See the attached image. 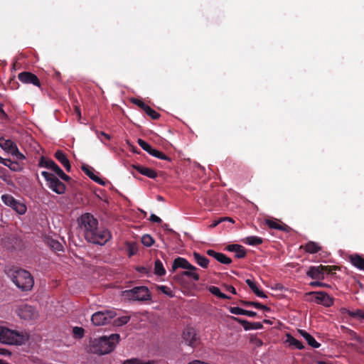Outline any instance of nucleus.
Listing matches in <instances>:
<instances>
[{"instance_id": "obj_15", "label": "nucleus", "mask_w": 364, "mask_h": 364, "mask_svg": "<svg viewBox=\"0 0 364 364\" xmlns=\"http://www.w3.org/2000/svg\"><path fill=\"white\" fill-rule=\"evenodd\" d=\"M265 223L271 229L278 230L285 232H289L291 230V228L289 226L283 223L280 220L267 219L265 220Z\"/></svg>"}, {"instance_id": "obj_44", "label": "nucleus", "mask_w": 364, "mask_h": 364, "mask_svg": "<svg viewBox=\"0 0 364 364\" xmlns=\"http://www.w3.org/2000/svg\"><path fill=\"white\" fill-rule=\"evenodd\" d=\"M137 143L141 147L142 149H144V151L149 154L150 151L152 149L150 144H149L147 142H146L144 140L141 139H139L137 140Z\"/></svg>"}, {"instance_id": "obj_14", "label": "nucleus", "mask_w": 364, "mask_h": 364, "mask_svg": "<svg viewBox=\"0 0 364 364\" xmlns=\"http://www.w3.org/2000/svg\"><path fill=\"white\" fill-rule=\"evenodd\" d=\"M178 268H183L188 270H197V267L192 265L189 262L183 257H177L173 260L172 264V271H176Z\"/></svg>"}, {"instance_id": "obj_57", "label": "nucleus", "mask_w": 364, "mask_h": 364, "mask_svg": "<svg viewBox=\"0 0 364 364\" xmlns=\"http://www.w3.org/2000/svg\"><path fill=\"white\" fill-rule=\"evenodd\" d=\"M136 270L141 274H147L149 272L148 269L145 267H137Z\"/></svg>"}, {"instance_id": "obj_1", "label": "nucleus", "mask_w": 364, "mask_h": 364, "mask_svg": "<svg viewBox=\"0 0 364 364\" xmlns=\"http://www.w3.org/2000/svg\"><path fill=\"white\" fill-rule=\"evenodd\" d=\"M78 223L88 242L104 245L112 238L111 232L107 229L98 228V220L91 213L82 214Z\"/></svg>"}, {"instance_id": "obj_16", "label": "nucleus", "mask_w": 364, "mask_h": 364, "mask_svg": "<svg viewBox=\"0 0 364 364\" xmlns=\"http://www.w3.org/2000/svg\"><path fill=\"white\" fill-rule=\"evenodd\" d=\"M233 318L237 321L242 326L245 330L249 331L252 329H262L263 326L260 322H250L247 320H244L239 318Z\"/></svg>"}, {"instance_id": "obj_37", "label": "nucleus", "mask_w": 364, "mask_h": 364, "mask_svg": "<svg viewBox=\"0 0 364 364\" xmlns=\"http://www.w3.org/2000/svg\"><path fill=\"white\" fill-rule=\"evenodd\" d=\"M53 161L52 159H49L48 158H46L45 156H41L38 162V166L50 169V168L52 166L51 164H53Z\"/></svg>"}, {"instance_id": "obj_5", "label": "nucleus", "mask_w": 364, "mask_h": 364, "mask_svg": "<svg viewBox=\"0 0 364 364\" xmlns=\"http://www.w3.org/2000/svg\"><path fill=\"white\" fill-rule=\"evenodd\" d=\"M123 296L134 301H146L151 299V295L146 287H135L131 289L125 290L122 293Z\"/></svg>"}, {"instance_id": "obj_3", "label": "nucleus", "mask_w": 364, "mask_h": 364, "mask_svg": "<svg viewBox=\"0 0 364 364\" xmlns=\"http://www.w3.org/2000/svg\"><path fill=\"white\" fill-rule=\"evenodd\" d=\"M29 338L26 333L11 330L4 326H0V343L7 345L21 346Z\"/></svg>"}, {"instance_id": "obj_25", "label": "nucleus", "mask_w": 364, "mask_h": 364, "mask_svg": "<svg viewBox=\"0 0 364 364\" xmlns=\"http://www.w3.org/2000/svg\"><path fill=\"white\" fill-rule=\"evenodd\" d=\"M230 312L235 315H245L250 317H255L257 313L252 311L245 310L240 307H230Z\"/></svg>"}, {"instance_id": "obj_24", "label": "nucleus", "mask_w": 364, "mask_h": 364, "mask_svg": "<svg viewBox=\"0 0 364 364\" xmlns=\"http://www.w3.org/2000/svg\"><path fill=\"white\" fill-rule=\"evenodd\" d=\"M0 146L11 154L17 146L13 141L1 137Z\"/></svg>"}, {"instance_id": "obj_35", "label": "nucleus", "mask_w": 364, "mask_h": 364, "mask_svg": "<svg viewBox=\"0 0 364 364\" xmlns=\"http://www.w3.org/2000/svg\"><path fill=\"white\" fill-rule=\"evenodd\" d=\"M209 291L215 296H218V298L220 299H230V297L228 296V295L222 293L220 290V289L217 287H215V286H211L209 288Z\"/></svg>"}, {"instance_id": "obj_11", "label": "nucleus", "mask_w": 364, "mask_h": 364, "mask_svg": "<svg viewBox=\"0 0 364 364\" xmlns=\"http://www.w3.org/2000/svg\"><path fill=\"white\" fill-rule=\"evenodd\" d=\"M308 294H314V302L326 307H330L333 304V299L325 291H311Z\"/></svg>"}, {"instance_id": "obj_21", "label": "nucleus", "mask_w": 364, "mask_h": 364, "mask_svg": "<svg viewBox=\"0 0 364 364\" xmlns=\"http://www.w3.org/2000/svg\"><path fill=\"white\" fill-rule=\"evenodd\" d=\"M82 170L84 171V173L90 178L92 181L97 183L100 185H105V183L103 181L102 179H101L100 177L97 176L92 171V168L88 166L83 165L82 166Z\"/></svg>"}, {"instance_id": "obj_4", "label": "nucleus", "mask_w": 364, "mask_h": 364, "mask_svg": "<svg viewBox=\"0 0 364 364\" xmlns=\"http://www.w3.org/2000/svg\"><path fill=\"white\" fill-rule=\"evenodd\" d=\"M12 282L23 291H31L33 287L34 281L31 273L23 269L14 270L10 275Z\"/></svg>"}, {"instance_id": "obj_62", "label": "nucleus", "mask_w": 364, "mask_h": 364, "mask_svg": "<svg viewBox=\"0 0 364 364\" xmlns=\"http://www.w3.org/2000/svg\"><path fill=\"white\" fill-rule=\"evenodd\" d=\"M0 354L6 355L11 353L8 350L0 348Z\"/></svg>"}, {"instance_id": "obj_42", "label": "nucleus", "mask_w": 364, "mask_h": 364, "mask_svg": "<svg viewBox=\"0 0 364 364\" xmlns=\"http://www.w3.org/2000/svg\"><path fill=\"white\" fill-rule=\"evenodd\" d=\"M216 260L225 264H229L232 262V259L230 257H227L225 254L220 252L217 257Z\"/></svg>"}, {"instance_id": "obj_56", "label": "nucleus", "mask_w": 364, "mask_h": 364, "mask_svg": "<svg viewBox=\"0 0 364 364\" xmlns=\"http://www.w3.org/2000/svg\"><path fill=\"white\" fill-rule=\"evenodd\" d=\"M206 253H207L208 255H209L210 257H214L216 259V258L218 256L220 252H215L213 250H208Z\"/></svg>"}, {"instance_id": "obj_58", "label": "nucleus", "mask_w": 364, "mask_h": 364, "mask_svg": "<svg viewBox=\"0 0 364 364\" xmlns=\"http://www.w3.org/2000/svg\"><path fill=\"white\" fill-rule=\"evenodd\" d=\"M8 164H9V166H7L14 171H16L17 166H18V164L17 163L12 162L11 161V162H8Z\"/></svg>"}, {"instance_id": "obj_20", "label": "nucleus", "mask_w": 364, "mask_h": 364, "mask_svg": "<svg viewBox=\"0 0 364 364\" xmlns=\"http://www.w3.org/2000/svg\"><path fill=\"white\" fill-rule=\"evenodd\" d=\"M299 333L306 341L307 343L312 348H318L321 344L315 338L304 330H299Z\"/></svg>"}, {"instance_id": "obj_63", "label": "nucleus", "mask_w": 364, "mask_h": 364, "mask_svg": "<svg viewBox=\"0 0 364 364\" xmlns=\"http://www.w3.org/2000/svg\"><path fill=\"white\" fill-rule=\"evenodd\" d=\"M221 222V220H218V221H215L210 226L212 228H215V226H217Z\"/></svg>"}, {"instance_id": "obj_18", "label": "nucleus", "mask_w": 364, "mask_h": 364, "mask_svg": "<svg viewBox=\"0 0 364 364\" xmlns=\"http://www.w3.org/2000/svg\"><path fill=\"white\" fill-rule=\"evenodd\" d=\"M54 156L64 166V168H65V170L67 171H68V172L70 171L71 165H70V161L68 160L67 156L63 151L58 150L55 153Z\"/></svg>"}, {"instance_id": "obj_46", "label": "nucleus", "mask_w": 364, "mask_h": 364, "mask_svg": "<svg viewBox=\"0 0 364 364\" xmlns=\"http://www.w3.org/2000/svg\"><path fill=\"white\" fill-rule=\"evenodd\" d=\"M95 132H96V134L97 135V137L99 138V139L104 144H105V139L109 140L111 139L110 135H109L108 134H107L104 132L96 131Z\"/></svg>"}, {"instance_id": "obj_27", "label": "nucleus", "mask_w": 364, "mask_h": 364, "mask_svg": "<svg viewBox=\"0 0 364 364\" xmlns=\"http://www.w3.org/2000/svg\"><path fill=\"white\" fill-rule=\"evenodd\" d=\"M183 276L191 278L196 282H197L200 279L199 274L196 272V270H188V269H187L186 271L182 272L180 274L176 275L175 278L177 279H180Z\"/></svg>"}, {"instance_id": "obj_45", "label": "nucleus", "mask_w": 364, "mask_h": 364, "mask_svg": "<svg viewBox=\"0 0 364 364\" xmlns=\"http://www.w3.org/2000/svg\"><path fill=\"white\" fill-rule=\"evenodd\" d=\"M127 247L129 251V256H133L136 254L137 252V247L134 242H128L127 243Z\"/></svg>"}, {"instance_id": "obj_39", "label": "nucleus", "mask_w": 364, "mask_h": 364, "mask_svg": "<svg viewBox=\"0 0 364 364\" xmlns=\"http://www.w3.org/2000/svg\"><path fill=\"white\" fill-rule=\"evenodd\" d=\"M287 341H289L290 345L294 346L296 348H297L299 350H301V349L304 348L303 343L300 341L296 339L295 338H294L292 336L288 337Z\"/></svg>"}, {"instance_id": "obj_59", "label": "nucleus", "mask_w": 364, "mask_h": 364, "mask_svg": "<svg viewBox=\"0 0 364 364\" xmlns=\"http://www.w3.org/2000/svg\"><path fill=\"white\" fill-rule=\"evenodd\" d=\"M226 289H227V291L231 292L233 294H237L236 289H235V288L233 286L228 285L226 287Z\"/></svg>"}, {"instance_id": "obj_10", "label": "nucleus", "mask_w": 364, "mask_h": 364, "mask_svg": "<svg viewBox=\"0 0 364 364\" xmlns=\"http://www.w3.org/2000/svg\"><path fill=\"white\" fill-rule=\"evenodd\" d=\"M182 338L186 344L191 346L192 348L196 347L200 343L196 330L190 326L186 327L183 330Z\"/></svg>"}, {"instance_id": "obj_30", "label": "nucleus", "mask_w": 364, "mask_h": 364, "mask_svg": "<svg viewBox=\"0 0 364 364\" xmlns=\"http://www.w3.org/2000/svg\"><path fill=\"white\" fill-rule=\"evenodd\" d=\"M46 242L47 245L55 251H62L63 245L58 241L51 237H48L46 239Z\"/></svg>"}, {"instance_id": "obj_54", "label": "nucleus", "mask_w": 364, "mask_h": 364, "mask_svg": "<svg viewBox=\"0 0 364 364\" xmlns=\"http://www.w3.org/2000/svg\"><path fill=\"white\" fill-rule=\"evenodd\" d=\"M149 220H151L153 223H161L162 222L161 219L156 215L155 214H151L149 218Z\"/></svg>"}, {"instance_id": "obj_48", "label": "nucleus", "mask_w": 364, "mask_h": 364, "mask_svg": "<svg viewBox=\"0 0 364 364\" xmlns=\"http://www.w3.org/2000/svg\"><path fill=\"white\" fill-rule=\"evenodd\" d=\"M74 336L77 338H82L84 336V329L82 327H74L73 329Z\"/></svg>"}, {"instance_id": "obj_40", "label": "nucleus", "mask_w": 364, "mask_h": 364, "mask_svg": "<svg viewBox=\"0 0 364 364\" xmlns=\"http://www.w3.org/2000/svg\"><path fill=\"white\" fill-rule=\"evenodd\" d=\"M141 242L146 247H151L154 244V240L149 235H144L141 237Z\"/></svg>"}, {"instance_id": "obj_38", "label": "nucleus", "mask_w": 364, "mask_h": 364, "mask_svg": "<svg viewBox=\"0 0 364 364\" xmlns=\"http://www.w3.org/2000/svg\"><path fill=\"white\" fill-rule=\"evenodd\" d=\"M147 115H149L152 119H158L160 117V114L153 109L149 105L146 107V109L144 111Z\"/></svg>"}, {"instance_id": "obj_50", "label": "nucleus", "mask_w": 364, "mask_h": 364, "mask_svg": "<svg viewBox=\"0 0 364 364\" xmlns=\"http://www.w3.org/2000/svg\"><path fill=\"white\" fill-rule=\"evenodd\" d=\"M11 154L16 156V158L18 160H23L25 159L24 155L19 151L17 146L14 149Z\"/></svg>"}, {"instance_id": "obj_55", "label": "nucleus", "mask_w": 364, "mask_h": 364, "mask_svg": "<svg viewBox=\"0 0 364 364\" xmlns=\"http://www.w3.org/2000/svg\"><path fill=\"white\" fill-rule=\"evenodd\" d=\"M240 245H237V244H232V245H229L226 247V250L229 252H234L237 250V248H239V246Z\"/></svg>"}, {"instance_id": "obj_8", "label": "nucleus", "mask_w": 364, "mask_h": 364, "mask_svg": "<svg viewBox=\"0 0 364 364\" xmlns=\"http://www.w3.org/2000/svg\"><path fill=\"white\" fill-rule=\"evenodd\" d=\"M116 316L112 310L100 311L92 314L91 321L95 326H102L109 323Z\"/></svg>"}, {"instance_id": "obj_33", "label": "nucleus", "mask_w": 364, "mask_h": 364, "mask_svg": "<svg viewBox=\"0 0 364 364\" xmlns=\"http://www.w3.org/2000/svg\"><path fill=\"white\" fill-rule=\"evenodd\" d=\"M149 154L157 158V159H162V160H166V161H171V159L169 156H166L164 153H163L162 151H160L157 149H155L154 148L151 149V150L149 152Z\"/></svg>"}, {"instance_id": "obj_12", "label": "nucleus", "mask_w": 364, "mask_h": 364, "mask_svg": "<svg viewBox=\"0 0 364 364\" xmlns=\"http://www.w3.org/2000/svg\"><path fill=\"white\" fill-rule=\"evenodd\" d=\"M18 78L22 83L32 84L38 87H41V82L38 77L31 72H21L18 75Z\"/></svg>"}, {"instance_id": "obj_41", "label": "nucleus", "mask_w": 364, "mask_h": 364, "mask_svg": "<svg viewBox=\"0 0 364 364\" xmlns=\"http://www.w3.org/2000/svg\"><path fill=\"white\" fill-rule=\"evenodd\" d=\"M238 247H239V248H237V250L235 251V257L237 259L245 258L247 255L245 248L240 245Z\"/></svg>"}, {"instance_id": "obj_60", "label": "nucleus", "mask_w": 364, "mask_h": 364, "mask_svg": "<svg viewBox=\"0 0 364 364\" xmlns=\"http://www.w3.org/2000/svg\"><path fill=\"white\" fill-rule=\"evenodd\" d=\"M0 114H1V119H7L8 118L7 114L4 112V110L2 108V105H1V107H0Z\"/></svg>"}, {"instance_id": "obj_31", "label": "nucleus", "mask_w": 364, "mask_h": 364, "mask_svg": "<svg viewBox=\"0 0 364 364\" xmlns=\"http://www.w3.org/2000/svg\"><path fill=\"white\" fill-rule=\"evenodd\" d=\"M242 304L246 306H254L257 309H262L264 310V311H270V308L267 306H264L262 304H260L259 302H257V301H241Z\"/></svg>"}, {"instance_id": "obj_53", "label": "nucleus", "mask_w": 364, "mask_h": 364, "mask_svg": "<svg viewBox=\"0 0 364 364\" xmlns=\"http://www.w3.org/2000/svg\"><path fill=\"white\" fill-rule=\"evenodd\" d=\"M349 333L350 336H352L353 338L357 341L359 343L363 342V339L360 336H359L354 331L349 330Z\"/></svg>"}, {"instance_id": "obj_26", "label": "nucleus", "mask_w": 364, "mask_h": 364, "mask_svg": "<svg viewBox=\"0 0 364 364\" xmlns=\"http://www.w3.org/2000/svg\"><path fill=\"white\" fill-rule=\"evenodd\" d=\"M196 262L203 268H208L209 259L205 257L200 255L198 252H194L193 254Z\"/></svg>"}, {"instance_id": "obj_32", "label": "nucleus", "mask_w": 364, "mask_h": 364, "mask_svg": "<svg viewBox=\"0 0 364 364\" xmlns=\"http://www.w3.org/2000/svg\"><path fill=\"white\" fill-rule=\"evenodd\" d=\"M243 242L249 245H258L262 243V239L257 236H250L246 237Z\"/></svg>"}, {"instance_id": "obj_28", "label": "nucleus", "mask_w": 364, "mask_h": 364, "mask_svg": "<svg viewBox=\"0 0 364 364\" xmlns=\"http://www.w3.org/2000/svg\"><path fill=\"white\" fill-rule=\"evenodd\" d=\"M246 284L252 289V291L259 297L267 298V295L261 290L259 289L257 284L250 279H246Z\"/></svg>"}, {"instance_id": "obj_22", "label": "nucleus", "mask_w": 364, "mask_h": 364, "mask_svg": "<svg viewBox=\"0 0 364 364\" xmlns=\"http://www.w3.org/2000/svg\"><path fill=\"white\" fill-rule=\"evenodd\" d=\"M301 248L304 249L305 252L310 254L316 253L321 249V246L318 243L313 241H309L304 245H301Z\"/></svg>"}, {"instance_id": "obj_51", "label": "nucleus", "mask_w": 364, "mask_h": 364, "mask_svg": "<svg viewBox=\"0 0 364 364\" xmlns=\"http://www.w3.org/2000/svg\"><path fill=\"white\" fill-rule=\"evenodd\" d=\"M309 285L312 287H328L329 286L327 284L321 282L319 281H314L310 282Z\"/></svg>"}, {"instance_id": "obj_7", "label": "nucleus", "mask_w": 364, "mask_h": 364, "mask_svg": "<svg viewBox=\"0 0 364 364\" xmlns=\"http://www.w3.org/2000/svg\"><path fill=\"white\" fill-rule=\"evenodd\" d=\"M16 313L21 318L26 321L36 320L38 317V312L36 308L26 304H20Z\"/></svg>"}, {"instance_id": "obj_6", "label": "nucleus", "mask_w": 364, "mask_h": 364, "mask_svg": "<svg viewBox=\"0 0 364 364\" xmlns=\"http://www.w3.org/2000/svg\"><path fill=\"white\" fill-rule=\"evenodd\" d=\"M337 269H339V267L335 265L324 266L321 264L319 266H311L306 272V275L313 279L322 280L324 279L325 273L333 274Z\"/></svg>"}, {"instance_id": "obj_19", "label": "nucleus", "mask_w": 364, "mask_h": 364, "mask_svg": "<svg viewBox=\"0 0 364 364\" xmlns=\"http://www.w3.org/2000/svg\"><path fill=\"white\" fill-rule=\"evenodd\" d=\"M349 259L354 267L364 271V257L358 254H353L349 257Z\"/></svg>"}, {"instance_id": "obj_17", "label": "nucleus", "mask_w": 364, "mask_h": 364, "mask_svg": "<svg viewBox=\"0 0 364 364\" xmlns=\"http://www.w3.org/2000/svg\"><path fill=\"white\" fill-rule=\"evenodd\" d=\"M133 168L141 174L147 176L149 178L154 179L157 177V173L154 169L143 166L139 164L133 165Z\"/></svg>"}, {"instance_id": "obj_36", "label": "nucleus", "mask_w": 364, "mask_h": 364, "mask_svg": "<svg viewBox=\"0 0 364 364\" xmlns=\"http://www.w3.org/2000/svg\"><path fill=\"white\" fill-rule=\"evenodd\" d=\"M130 320V316H123L118 317L113 321V325L114 326H122L127 324Z\"/></svg>"}, {"instance_id": "obj_64", "label": "nucleus", "mask_w": 364, "mask_h": 364, "mask_svg": "<svg viewBox=\"0 0 364 364\" xmlns=\"http://www.w3.org/2000/svg\"><path fill=\"white\" fill-rule=\"evenodd\" d=\"M223 220H228L231 223H234V220L231 218H225L223 219Z\"/></svg>"}, {"instance_id": "obj_47", "label": "nucleus", "mask_w": 364, "mask_h": 364, "mask_svg": "<svg viewBox=\"0 0 364 364\" xmlns=\"http://www.w3.org/2000/svg\"><path fill=\"white\" fill-rule=\"evenodd\" d=\"M132 103L138 106L141 109L144 111L146 109V107H147L148 105L145 104L143 101L141 100L133 98L132 100Z\"/></svg>"}, {"instance_id": "obj_23", "label": "nucleus", "mask_w": 364, "mask_h": 364, "mask_svg": "<svg viewBox=\"0 0 364 364\" xmlns=\"http://www.w3.org/2000/svg\"><path fill=\"white\" fill-rule=\"evenodd\" d=\"M51 165L52 166L50 169L53 171L59 178L67 182L71 180V178L68 175L65 174L54 161Z\"/></svg>"}, {"instance_id": "obj_13", "label": "nucleus", "mask_w": 364, "mask_h": 364, "mask_svg": "<svg viewBox=\"0 0 364 364\" xmlns=\"http://www.w3.org/2000/svg\"><path fill=\"white\" fill-rule=\"evenodd\" d=\"M48 187L57 194H63L65 193L66 186L55 176L47 183Z\"/></svg>"}, {"instance_id": "obj_61", "label": "nucleus", "mask_w": 364, "mask_h": 364, "mask_svg": "<svg viewBox=\"0 0 364 364\" xmlns=\"http://www.w3.org/2000/svg\"><path fill=\"white\" fill-rule=\"evenodd\" d=\"M8 162H11L9 159H4L0 156V163L3 164L4 166H9Z\"/></svg>"}, {"instance_id": "obj_34", "label": "nucleus", "mask_w": 364, "mask_h": 364, "mask_svg": "<svg viewBox=\"0 0 364 364\" xmlns=\"http://www.w3.org/2000/svg\"><path fill=\"white\" fill-rule=\"evenodd\" d=\"M154 273L158 276H164L166 274V270L160 259H157L154 264Z\"/></svg>"}, {"instance_id": "obj_2", "label": "nucleus", "mask_w": 364, "mask_h": 364, "mask_svg": "<svg viewBox=\"0 0 364 364\" xmlns=\"http://www.w3.org/2000/svg\"><path fill=\"white\" fill-rule=\"evenodd\" d=\"M119 334L112 333L109 336H103L90 341V350L93 353L104 355L112 352L119 341Z\"/></svg>"}, {"instance_id": "obj_29", "label": "nucleus", "mask_w": 364, "mask_h": 364, "mask_svg": "<svg viewBox=\"0 0 364 364\" xmlns=\"http://www.w3.org/2000/svg\"><path fill=\"white\" fill-rule=\"evenodd\" d=\"M341 312L342 314H347L349 316L352 318H361L364 319V311L360 309H357L356 311H350L346 308H342L341 309Z\"/></svg>"}, {"instance_id": "obj_52", "label": "nucleus", "mask_w": 364, "mask_h": 364, "mask_svg": "<svg viewBox=\"0 0 364 364\" xmlns=\"http://www.w3.org/2000/svg\"><path fill=\"white\" fill-rule=\"evenodd\" d=\"M41 175L45 178L46 181H47V183L55 176L54 174L47 172V171H42Z\"/></svg>"}, {"instance_id": "obj_43", "label": "nucleus", "mask_w": 364, "mask_h": 364, "mask_svg": "<svg viewBox=\"0 0 364 364\" xmlns=\"http://www.w3.org/2000/svg\"><path fill=\"white\" fill-rule=\"evenodd\" d=\"M123 364H156L154 361H147V362H142L141 360L137 359V358H133L130 360H127L123 363Z\"/></svg>"}, {"instance_id": "obj_9", "label": "nucleus", "mask_w": 364, "mask_h": 364, "mask_svg": "<svg viewBox=\"0 0 364 364\" xmlns=\"http://www.w3.org/2000/svg\"><path fill=\"white\" fill-rule=\"evenodd\" d=\"M1 200L6 205L11 207L20 215H23L26 212V205L16 200L11 195L4 194L1 196Z\"/></svg>"}, {"instance_id": "obj_49", "label": "nucleus", "mask_w": 364, "mask_h": 364, "mask_svg": "<svg viewBox=\"0 0 364 364\" xmlns=\"http://www.w3.org/2000/svg\"><path fill=\"white\" fill-rule=\"evenodd\" d=\"M158 289L163 292L164 294L168 295L170 297H173V293L171 289L166 286H159Z\"/></svg>"}]
</instances>
